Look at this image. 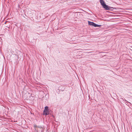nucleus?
<instances>
[{
    "instance_id": "obj_1",
    "label": "nucleus",
    "mask_w": 132,
    "mask_h": 132,
    "mask_svg": "<svg viewBox=\"0 0 132 132\" xmlns=\"http://www.w3.org/2000/svg\"><path fill=\"white\" fill-rule=\"evenodd\" d=\"M100 0L101 5L104 8L107 10H109L110 9L108 7V6L106 4L103 0Z\"/></svg>"
},
{
    "instance_id": "obj_2",
    "label": "nucleus",
    "mask_w": 132,
    "mask_h": 132,
    "mask_svg": "<svg viewBox=\"0 0 132 132\" xmlns=\"http://www.w3.org/2000/svg\"><path fill=\"white\" fill-rule=\"evenodd\" d=\"M49 112L48 111V107L47 106H46L45 107L44 110V114H45L46 115H47L49 114Z\"/></svg>"
},
{
    "instance_id": "obj_3",
    "label": "nucleus",
    "mask_w": 132,
    "mask_h": 132,
    "mask_svg": "<svg viewBox=\"0 0 132 132\" xmlns=\"http://www.w3.org/2000/svg\"><path fill=\"white\" fill-rule=\"evenodd\" d=\"M88 24L94 27H100L101 26V25H97L93 22L88 21Z\"/></svg>"
},
{
    "instance_id": "obj_4",
    "label": "nucleus",
    "mask_w": 132,
    "mask_h": 132,
    "mask_svg": "<svg viewBox=\"0 0 132 132\" xmlns=\"http://www.w3.org/2000/svg\"><path fill=\"white\" fill-rule=\"evenodd\" d=\"M34 127L35 128H36V127H37V126L36 125H35Z\"/></svg>"
}]
</instances>
